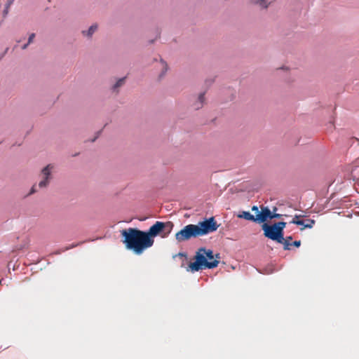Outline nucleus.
I'll use <instances>...</instances> for the list:
<instances>
[{
    "label": "nucleus",
    "instance_id": "8",
    "mask_svg": "<svg viewBox=\"0 0 359 359\" xmlns=\"http://www.w3.org/2000/svg\"><path fill=\"white\" fill-rule=\"evenodd\" d=\"M271 212L267 207H262L261 212L256 215V222L264 223L271 219Z\"/></svg>",
    "mask_w": 359,
    "mask_h": 359
},
{
    "label": "nucleus",
    "instance_id": "9",
    "mask_svg": "<svg viewBox=\"0 0 359 359\" xmlns=\"http://www.w3.org/2000/svg\"><path fill=\"white\" fill-rule=\"evenodd\" d=\"M237 217L238 218H243V219H245L246 220L252 221V222H256V219H255L256 217H255L254 215L250 214V212H249L243 211V212H240L237 215Z\"/></svg>",
    "mask_w": 359,
    "mask_h": 359
},
{
    "label": "nucleus",
    "instance_id": "18",
    "mask_svg": "<svg viewBox=\"0 0 359 359\" xmlns=\"http://www.w3.org/2000/svg\"><path fill=\"white\" fill-rule=\"evenodd\" d=\"M281 217H282V215H280V214L272 213V212H271V219H274V218L279 219V218H280Z\"/></svg>",
    "mask_w": 359,
    "mask_h": 359
},
{
    "label": "nucleus",
    "instance_id": "14",
    "mask_svg": "<svg viewBox=\"0 0 359 359\" xmlns=\"http://www.w3.org/2000/svg\"><path fill=\"white\" fill-rule=\"evenodd\" d=\"M291 223L292 224H295L297 225H301V226H303V228L301 229V230H303L304 229V225H305V221L303 220V219H299V220H292Z\"/></svg>",
    "mask_w": 359,
    "mask_h": 359
},
{
    "label": "nucleus",
    "instance_id": "13",
    "mask_svg": "<svg viewBox=\"0 0 359 359\" xmlns=\"http://www.w3.org/2000/svg\"><path fill=\"white\" fill-rule=\"evenodd\" d=\"M304 228H312L313 224H315V221L313 219H306Z\"/></svg>",
    "mask_w": 359,
    "mask_h": 359
},
{
    "label": "nucleus",
    "instance_id": "16",
    "mask_svg": "<svg viewBox=\"0 0 359 359\" xmlns=\"http://www.w3.org/2000/svg\"><path fill=\"white\" fill-rule=\"evenodd\" d=\"M34 37H35V34L34 33L30 34V36H29L28 43L27 44H25L22 46V49H25L27 47L28 44H29L30 43H32L33 41V39H34Z\"/></svg>",
    "mask_w": 359,
    "mask_h": 359
},
{
    "label": "nucleus",
    "instance_id": "10",
    "mask_svg": "<svg viewBox=\"0 0 359 359\" xmlns=\"http://www.w3.org/2000/svg\"><path fill=\"white\" fill-rule=\"evenodd\" d=\"M292 239V236H287L286 238L283 237V241L278 243L283 245L284 250H290V246L292 245V243H290Z\"/></svg>",
    "mask_w": 359,
    "mask_h": 359
},
{
    "label": "nucleus",
    "instance_id": "22",
    "mask_svg": "<svg viewBox=\"0 0 359 359\" xmlns=\"http://www.w3.org/2000/svg\"><path fill=\"white\" fill-rule=\"evenodd\" d=\"M161 64H162L163 67L165 69L163 74H165V72L167 71V69H168L167 64L165 62H164L163 61L161 62Z\"/></svg>",
    "mask_w": 359,
    "mask_h": 359
},
{
    "label": "nucleus",
    "instance_id": "5",
    "mask_svg": "<svg viewBox=\"0 0 359 359\" xmlns=\"http://www.w3.org/2000/svg\"><path fill=\"white\" fill-rule=\"evenodd\" d=\"M200 236L208 234L215 231L219 225L213 217L205 219L203 222H199L196 224Z\"/></svg>",
    "mask_w": 359,
    "mask_h": 359
},
{
    "label": "nucleus",
    "instance_id": "17",
    "mask_svg": "<svg viewBox=\"0 0 359 359\" xmlns=\"http://www.w3.org/2000/svg\"><path fill=\"white\" fill-rule=\"evenodd\" d=\"M124 81H125V78L120 79L116 83V84L114 86V88L116 89V88L120 87L121 86H122L124 83Z\"/></svg>",
    "mask_w": 359,
    "mask_h": 359
},
{
    "label": "nucleus",
    "instance_id": "21",
    "mask_svg": "<svg viewBox=\"0 0 359 359\" xmlns=\"http://www.w3.org/2000/svg\"><path fill=\"white\" fill-rule=\"evenodd\" d=\"M301 245V241H294L292 243V245H294L297 248L299 247Z\"/></svg>",
    "mask_w": 359,
    "mask_h": 359
},
{
    "label": "nucleus",
    "instance_id": "3",
    "mask_svg": "<svg viewBox=\"0 0 359 359\" xmlns=\"http://www.w3.org/2000/svg\"><path fill=\"white\" fill-rule=\"evenodd\" d=\"M172 227L173 224L171 222H163L157 221L145 232L148 238L151 239H154L158 235H160L162 238H165L171 232Z\"/></svg>",
    "mask_w": 359,
    "mask_h": 359
},
{
    "label": "nucleus",
    "instance_id": "4",
    "mask_svg": "<svg viewBox=\"0 0 359 359\" xmlns=\"http://www.w3.org/2000/svg\"><path fill=\"white\" fill-rule=\"evenodd\" d=\"M200 235L198 233L197 227L196 224H188L185 226L180 231L177 232L175 234V239L181 243L183 241H188L191 238L199 237Z\"/></svg>",
    "mask_w": 359,
    "mask_h": 359
},
{
    "label": "nucleus",
    "instance_id": "11",
    "mask_svg": "<svg viewBox=\"0 0 359 359\" xmlns=\"http://www.w3.org/2000/svg\"><path fill=\"white\" fill-rule=\"evenodd\" d=\"M275 225H276V227L278 228V229L280 230V232L283 234V230L286 226V222H276V223H274Z\"/></svg>",
    "mask_w": 359,
    "mask_h": 359
},
{
    "label": "nucleus",
    "instance_id": "25",
    "mask_svg": "<svg viewBox=\"0 0 359 359\" xmlns=\"http://www.w3.org/2000/svg\"><path fill=\"white\" fill-rule=\"evenodd\" d=\"M252 211H255V212H259V210H258V208H257V206H253V207L252 208Z\"/></svg>",
    "mask_w": 359,
    "mask_h": 359
},
{
    "label": "nucleus",
    "instance_id": "24",
    "mask_svg": "<svg viewBox=\"0 0 359 359\" xmlns=\"http://www.w3.org/2000/svg\"><path fill=\"white\" fill-rule=\"evenodd\" d=\"M300 217H302L301 215H295L292 220H299Z\"/></svg>",
    "mask_w": 359,
    "mask_h": 359
},
{
    "label": "nucleus",
    "instance_id": "12",
    "mask_svg": "<svg viewBox=\"0 0 359 359\" xmlns=\"http://www.w3.org/2000/svg\"><path fill=\"white\" fill-rule=\"evenodd\" d=\"M203 102H204V94L201 93V94H200V95L198 97V102L196 104V109H198L199 108H201L203 105Z\"/></svg>",
    "mask_w": 359,
    "mask_h": 359
},
{
    "label": "nucleus",
    "instance_id": "2",
    "mask_svg": "<svg viewBox=\"0 0 359 359\" xmlns=\"http://www.w3.org/2000/svg\"><path fill=\"white\" fill-rule=\"evenodd\" d=\"M219 254L213 255L211 250H205L203 248H200L194 256L195 262H190L189 264V270L194 272L203 269H214L218 266Z\"/></svg>",
    "mask_w": 359,
    "mask_h": 359
},
{
    "label": "nucleus",
    "instance_id": "19",
    "mask_svg": "<svg viewBox=\"0 0 359 359\" xmlns=\"http://www.w3.org/2000/svg\"><path fill=\"white\" fill-rule=\"evenodd\" d=\"M259 4H260L261 6H262L264 8H267L268 7V5L266 4V2L264 0H260L259 1Z\"/></svg>",
    "mask_w": 359,
    "mask_h": 359
},
{
    "label": "nucleus",
    "instance_id": "15",
    "mask_svg": "<svg viewBox=\"0 0 359 359\" xmlns=\"http://www.w3.org/2000/svg\"><path fill=\"white\" fill-rule=\"evenodd\" d=\"M97 26L96 25H93L90 26L87 32V36H90L95 32V31L97 29Z\"/></svg>",
    "mask_w": 359,
    "mask_h": 359
},
{
    "label": "nucleus",
    "instance_id": "7",
    "mask_svg": "<svg viewBox=\"0 0 359 359\" xmlns=\"http://www.w3.org/2000/svg\"><path fill=\"white\" fill-rule=\"evenodd\" d=\"M52 168L53 166L51 165H48L41 170V175L43 179L39 182L38 184L39 188H45L49 184Z\"/></svg>",
    "mask_w": 359,
    "mask_h": 359
},
{
    "label": "nucleus",
    "instance_id": "20",
    "mask_svg": "<svg viewBox=\"0 0 359 359\" xmlns=\"http://www.w3.org/2000/svg\"><path fill=\"white\" fill-rule=\"evenodd\" d=\"M36 191H37L36 190V185L34 184V185L32 186V189L30 190L29 194H32L36 192Z\"/></svg>",
    "mask_w": 359,
    "mask_h": 359
},
{
    "label": "nucleus",
    "instance_id": "23",
    "mask_svg": "<svg viewBox=\"0 0 359 359\" xmlns=\"http://www.w3.org/2000/svg\"><path fill=\"white\" fill-rule=\"evenodd\" d=\"M176 256H178V257H180L182 258H184L186 259V255L183 253H179L178 255H177Z\"/></svg>",
    "mask_w": 359,
    "mask_h": 359
},
{
    "label": "nucleus",
    "instance_id": "6",
    "mask_svg": "<svg viewBox=\"0 0 359 359\" xmlns=\"http://www.w3.org/2000/svg\"><path fill=\"white\" fill-rule=\"evenodd\" d=\"M262 229L264 231V235L265 237L271 239L272 241L281 242L283 241V236L278 229L275 224L269 225L266 223H264L262 225Z\"/></svg>",
    "mask_w": 359,
    "mask_h": 359
},
{
    "label": "nucleus",
    "instance_id": "1",
    "mask_svg": "<svg viewBox=\"0 0 359 359\" xmlns=\"http://www.w3.org/2000/svg\"><path fill=\"white\" fill-rule=\"evenodd\" d=\"M121 234L126 248L133 250L136 255H141L154 243V240L148 238L145 231L135 228L123 229Z\"/></svg>",
    "mask_w": 359,
    "mask_h": 359
}]
</instances>
